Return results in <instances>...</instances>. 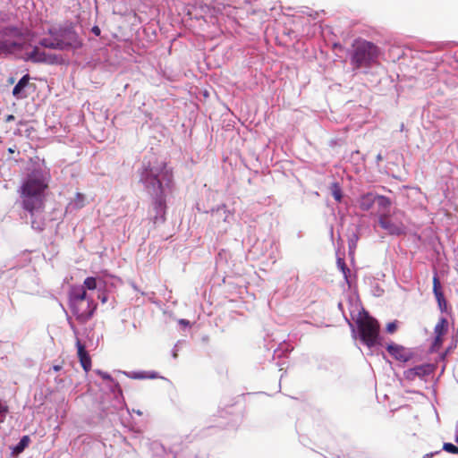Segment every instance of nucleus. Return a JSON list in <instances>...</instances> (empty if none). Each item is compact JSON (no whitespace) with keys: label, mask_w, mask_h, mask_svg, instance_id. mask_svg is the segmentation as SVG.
Masks as SVG:
<instances>
[{"label":"nucleus","mask_w":458,"mask_h":458,"mask_svg":"<svg viewBox=\"0 0 458 458\" xmlns=\"http://www.w3.org/2000/svg\"><path fill=\"white\" fill-rule=\"evenodd\" d=\"M48 188V177L41 170H34L23 180L19 190L21 207L30 214L31 227L38 232L46 225L42 214Z\"/></svg>","instance_id":"f257e3e1"},{"label":"nucleus","mask_w":458,"mask_h":458,"mask_svg":"<svg viewBox=\"0 0 458 458\" xmlns=\"http://www.w3.org/2000/svg\"><path fill=\"white\" fill-rule=\"evenodd\" d=\"M30 33L14 26L0 30V54H18L31 47Z\"/></svg>","instance_id":"f03ea898"},{"label":"nucleus","mask_w":458,"mask_h":458,"mask_svg":"<svg viewBox=\"0 0 458 458\" xmlns=\"http://www.w3.org/2000/svg\"><path fill=\"white\" fill-rule=\"evenodd\" d=\"M69 306L72 313L81 324L89 320L97 309V303L88 298L87 292L82 286L70 288Z\"/></svg>","instance_id":"7ed1b4c3"},{"label":"nucleus","mask_w":458,"mask_h":458,"mask_svg":"<svg viewBox=\"0 0 458 458\" xmlns=\"http://www.w3.org/2000/svg\"><path fill=\"white\" fill-rule=\"evenodd\" d=\"M351 64L354 70L370 68L377 63L379 49L372 42L356 39L352 45Z\"/></svg>","instance_id":"20e7f679"},{"label":"nucleus","mask_w":458,"mask_h":458,"mask_svg":"<svg viewBox=\"0 0 458 458\" xmlns=\"http://www.w3.org/2000/svg\"><path fill=\"white\" fill-rule=\"evenodd\" d=\"M360 339L369 347L374 346L378 338L379 324L369 316H365L358 321Z\"/></svg>","instance_id":"39448f33"},{"label":"nucleus","mask_w":458,"mask_h":458,"mask_svg":"<svg viewBox=\"0 0 458 458\" xmlns=\"http://www.w3.org/2000/svg\"><path fill=\"white\" fill-rule=\"evenodd\" d=\"M39 45L51 49H65L67 47L79 48L81 47V42L78 41L74 33L65 31L58 37L42 38Z\"/></svg>","instance_id":"423d86ee"},{"label":"nucleus","mask_w":458,"mask_h":458,"mask_svg":"<svg viewBox=\"0 0 458 458\" xmlns=\"http://www.w3.org/2000/svg\"><path fill=\"white\" fill-rule=\"evenodd\" d=\"M160 171V168L148 165L142 171L140 180L147 188L163 193V184L159 179Z\"/></svg>","instance_id":"0eeeda50"},{"label":"nucleus","mask_w":458,"mask_h":458,"mask_svg":"<svg viewBox=\"0 0 458 458\" xmlns=\"http://www.w3.org/2000/svg\"><path fill=\"white\" fill-rule=\"evenodd\" d=\"M22 52H24L22 58L25 61H30L32 63L54 64H56L58 60L56 55L47 54L38 46H34L30 51L28 48Z\"/></svg>","instance_id":"6e6552de"},{"label":"nucleus","mask_w":458,"mask_h":458,"mask_svg":"<svg viewBox=\"0 0 458 458\" xmlns=\"http://www.w3.org/2000/svg\"><path fill=\"white\" fill-rule=\"evenodd\" d=\"M378 224L380 227L386 230L389 234L400 235L405 231V226L403 223L392 221L387 214L379 216Z\"/></svg>","instance_id":"1a4fd4ad"},{"label":"nucleus","mask_w":458,"mask_h":458,"mask_svg":"<svg viewBox=\"0 0 458 458\" xmlns=\"http://www.w3.org/2000/svg\"><path fill=\"white\" fill-rule=\"evenodd\" d=\"M433 372V366L430 364H422L416 366L405 371V377L409 380H414L416 377H422Z\"/></svg>","instance_id":"9d476101"},{"label":"nucleus","mask_w":458,"mask_h":458,"mask_svg":"<svg viewBox=\"0 0 458 458\" xmlns=\"http://www.w3.org/2000/svg\"><path fill=\"white\" fill-rule=\"evenodd\" d=\"M76 347L80 363L84 371L88 373L91 369V358L86 351L85 345L79 339L76 341Z\"/></svg>","instance_id":"9b49d317"},{"label":"nucleus","mask_w":458,"mask_h":458,"mask_svg":"<svg viewBox=\"0 0 458 458\" xmlns=\"http://www.w3.org/2000/svg\"><path fill=\"white\" fill-rule=\"evenodd\" d=\"M391 356L400 361H407L411 359V353L402 345L391 344L386 347Z\"/></svg>","instance_id":"f8f14e48"},{"label":"nucleus","mask_w":458,"mask_h":458,"mask_svg":"<svg viewBox=\"0 0 458 458\" xmlns=\"http://www.w3.org/2000/svg\"><path fill=\"white\" fill-rule=\"evenodd\" d=\"M30 77L29 74H25L21 78L18 83L13 89V96L16 99H22L27 97L25 93V88L28 86Z\"/></svg>","instance_id":"ddd939ff"},{"label":"nucleus","mask_w":458,"mask_h":458,"mask_svg":"<svg viewBox=\"0 0 458 458\" xmlns=\"http://www.w3.org/2000/svg\"><path fill=\"white\" fill-rule=\"evenodd\" d=\"M377 196L373 193H366L361 195L358 199L359 208L363 211L369 210L376 202Z\"/></svg>","instance_id":"4468645a"},{"label":"nucleus","mask_w":458,"mask_h":458,"mask_svg":"<svg viewBox=\"0 0 458 458\" xmlns=\"http://www.w3.org/2000/svg\"><path fill=\"white\" fill-rule=\"evenodd\" d=\"M447 330V320L445 318H441L434 328L435 335H444Z\"/></svg>","instance_id":"2eb2a0df"},{"label":"nucleus","mask_w":458,"mask_h":458,"mask_svg":"<svg viewBox=\"0 0 458 458\" xmlns=\"http://www.w3.org/2000/svg\"><path fill=\"white\" fill-rule=\"evenodd\" d=\"M331 193L334 199L340 202L343 198L342 189L338 182H333L330 186Z\"/></svg>","instance_id":"dca6fc26"},{"label":"nucleus","mask_w":458,"mask_h":458,"mask_svg":"<svg viewBox=\"0 0 458 458\" xmlns=\"http://www.w3.org/2000/svg\"><path fill=\"white\" fill-rule=\"evenodd\" d=\"M376 201H377V205L380 208H382L384 210L388 209L391 206L390 199L386 196L377 195Z\"/></svg>","instance_id":"f3484780"},{"label":"nucleus","mask_w":458,"mask_h":458,"mask_svg":"<svg viewBox=\"0 0 458 458\" xmlns=\"http://www.w3.org/2000/svg\"><path fill=\"white\" fill-rule=\"evenodd\" d=\"M30 442V438L29 436H23L18 445L15 446L14 451L16 453H21L25 447L28 446V445Z\"/></svg>","instance_id":"a211bd4d"},{"label":"nucleus","mask_w":458,"mask_h":458,"mask_svg":"<svg viewBox=\"0 0 458 458\" xmlns=\"http://www.w3.org/2000/svg\"><path fill=\"white\" fill-rule=\"evenodd\" d=\"M81 286L84 287L85 290H95L97 288V280L93 276H89L84 280Z\"/></svg>","instance_id":"6ab92c4d"},{"label":"nucleus","mask_w":458,"mask_h":458,"mask_svg":"<svg viewBox=\"0 0 458 458\" xmlns=\"http://www.w3.org/2000/svg\"><path fill=\"white\" fill-rule=\"evenodd\" d=\"M433 293L435 296L437 295L438 293H443L441 290V284L437 274L433 277Z\"/></svg>","instance_id":"aec40b11"},{"label":"nucleus","mask_w":458,"mask_h":458,"mask_svg":"<svg viewBox=\"0 0 458 458\" xmlns=\"http://www.w3.org/2000/svg\"><path fill=\"white\" fill-rule=\"evenodd\" d=\"M443 449L451 454H458V447L452 443H445Z\"/></svg>","instance_id":"412c9836"},{"label":"nucleus","mask_w":458,"mask_h":458,"mask_svg":"<svg viewBox=\"0 0 458 458\" xmlns=\"http://www.w3.org/2000/svg\"><path fill=\"white\" fill-rule=\"evenodd\" d=\"M386 332L388 334H394L397 330V322H390L386 325Z\"/></svg>","instance_id":"4be33fe9"},{"label":"nucleus","mask_w":458,"mask_h":458,"mask_svg":"<svg viewBox=\"0 0 458 458\" xmlns=\"http://www.w3.org/2000/svg\"><path fill=\"white\" fill-rule=\"evenodd\" d=\"M435 297H436L437 303L441 309H442V306H445L446 301H445L443 293H438V294L436 295Z\"/></svg>","instance_id":"5701e85b"},{"label":"nucleus","mask_w":458,"mask_h":458,"mask_svg":"<svg viewBox=\"0 0 458 458\" xmlns=\"http://www.w3.org/2000/svg\"><path fill=\"white\" fill-rule=\"evenodd\" d=\"M162 195H163V193H160V196H158L155 200V204H156L157 208H158L160 209H163L165 208V200H164Z\"/></svg>","instance_id":"b1692460"},{"label":"nucleus","mask_w":458,"mask_h":458,"mask_svg":"<svg viewBox=\"0 0 458 458\" xmlns=\"http://www.w3.org/2000/svg\"><path fill=\"white\" fill-rule=\"evenodd\" d=\"M339 267H341V270L343 271L345 277H347V272H349V268L346 267L344 259H338L337 260Z\"/></svg>","instance_id":"393cba45"},{"label":"nucleus","mask_w":458,"mask_h":458,"mask_svg":"<svg viewBox=\"0 0 458 458\" xmlns=\"http://www.w3.org/2000/svg\"><path fill=\"white\" fill-rule=\"evenodd\" d=\"M442 343H443V335H436L434 342H433V347L439 348L442 345Z\"/></svg>","instance_id":"a878e982"},{"label":"nucleus","mask_w":458,"mask_h":458,"mask_svg":"<svg viewBox=\"0 0 458 458\" xmlns=\"http://www.w3.org/2000/svg\"><path fill=\"white\" fill-rule=\"evenodd\" d=\"M98 374L103 378V379H106V380H113L112 377L106 373V372H103V371H100L98 370Z\"/></svg>","instance_id":"bb28decb"},{"label":"nucleus","mask_w":458,"mask_h":458,"mask_svg":"<svg viewBox=\"0 0 458 458\" xmlns=\"http://www.w3.org/2000/svg\"><path fill=\"white\" fill-rule=\"evenodd\" d=\"M91 30L96 36L100 35L101 30L98 26H94Z\"/></svg>","instance_id":"cd10ccee"},{"label":"nucleus","mask_w":458,"mask_h":458,"mask_svg":"<svg viewBox=\"0 0 458 458\" xmlns=\"http://www.w3.org/2000/svg\"><path fill=\"white\" fill-rule=\"evenodd\" d=\"M14 119H15V117L13 114H8L4 118V121H5V123H10V122L13 121Z\"/></svg>","instance_id":"c85d7f7f"},{"label":"nucleus","mask_w":458,"mask_h":458,"mask_svg":"<svg viewBox=\"0 0 458 458\" xmlns=\"http://www.w3.org/2000/svg\"><path fill=\"white\" fill-rule=\"evenodd\" d=\"M7 411H8L7 406L0 403V413H6Z\"/></svg>","instance_id":"c756f323"},{"label":"nucleus","mask_w":458,"mask_h":458,"mask_svg":"<svg viewBox=\"0 0 458 458\" xmlns=\"http://www.w3.org/2000/svg\"><path fill=\"white\" fill-rule=\"evenodd\" d=\"M52 369H53L54 371L57 372V371H59V370H61V369H62V365H54V366L52 367Z\"/></svg>","instance_id":"7c9ffc66"},{"label":"nucleus","mask_w":458,"mask_h":458,"mask_svg":"<svg viewBox=\"0 0 458 458\" xmlns=\"http://www.w3.org/2000/svg\"><path fill=\"white\" fill-rule=\"evenodd\" d=\"M382 159H383V157H382L381 154H378V155L377 156V162H380V161H382Z\"/></svg>","instance_id":"2f4dec72"},{"label":"nucleus","mask_w":458,"mask_h":458,"mask_svg":"<svg viewBox=\"0 0 458 458\" xmlns=\"http://www.w3.org/2000/svg\"><path fill=\"white\" fill-rule=\"evenodd\" d=\"M180 323L181 324H183V325H188L189 324V321L185 320V319H181L180 320Z\"/></svg>","instance_id":"473e14b6"},{"label":"nucleus","mask_w":458,"mask_h":458,"mask_svg":"<svg viewBox=\"0 0 458 458\" xmlns=\"http://www.w3.org/2000/svg\"><path fill=\"white\" fill-rule=\"evenodd\" d=\"M433 456V453L427 454L423 458H431Z\"/></svg>","instance_id":"72a5a7b5"},{"label":"nucleus","mask_w":458,"mask_h":458,"mask_svg":"<svg viewBox=\"0 0 458 458\" xmlns=\"http://www.w3.org/2000/svg\"><path fill=\"white\" fill-rule=\"evenodd\" d=\"M101 299V301L105 303L107 301V298L106 296H103Z\"/></svg>","instance_id":"f704fd0d"},{"label":"nucleus","mask_w":458,"mask_h":458,"mask_svg":"<svg viewBox=\"0 0 458 458\" xmlns=\"http://www.w3.org/2000/svg\"><path fill=\"white\" fill-rule=\"evenodd\" d=\"M8 152H9V153H14V152H15V148H10L8 149Z\"/></svg>","instance_id":"c9c22d12"},{"label":"nucleus","mask_w":458,"mask_h":458,"mask_svg":"<svg viewBox=\"0 0 458 458\" xmlns=\"http://www.w3.org/2000/svg\"><path fill=\"white\" fill-rule=\"evenodd\" d=\"M136 377L137 378H144L145 377L143 375H141V374H139V375L136 376Z\"/></svg>","instance_id":"e433bc0d"}]
</instances>
